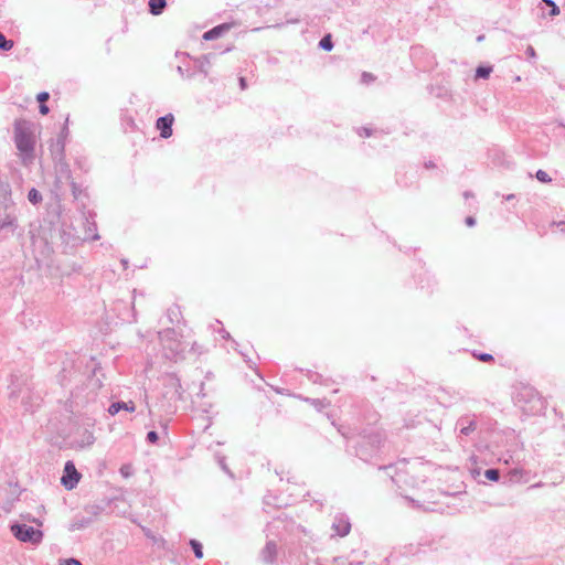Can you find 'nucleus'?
Segmentation results:
<instances>
[{"label": "nucleus", "mask_w": 565, "mask_h": 565, "mask_svg": "<svg viewBox=\"0 0 565 565\" xmlns=\"http://www.w3.org/2000/svg\"><path fill=\"white\" fill-rule=\"evenodd\" d=\"M14 140L18 150L26 156L31 157L34 150V139L32 134L25 129L22 125L18 124L14 129Z\"/></svg>", "instance_id": "obj_1"}, {"label": "nucleus", "mask_w": 565, "mask_h": 565, "mask_svg": "<svg viewBox=\"0 0 565 565\" xmlns=\"http://www.w3.org/2000/svg\"><path fill=\"white\" fill-rule=\"evenodd\" d=\"M11 530L14 536L22 542L39 543L43 536L40 530H35L34 527L25 524L13 525Z\"/></svg>", "instance_id": "obj_2"}, {"label": "nucleus", "mask_w": 565, "mask_h": 565, "mask_svg": "<svg viewBox=\"0 0 565 565\" xmlns=\"http://www.w3.org/2000/svg\"><path fill=\"white\" fill-rule=\"evenodd\" d=\"M81 480V473L76 470L72 461H67L64 467V472L61 478V483L67 489H74Z\"/></svg>", "instance_id": "obj_3"}, {"label": "nucleus", "mask_w": 565, "mask_h": 565, "mask_svg": "<svg viewBox=\"0 0 565 565\" xmlns=\"http://www.w3.org/2000/svg\"><path fill=\"white\" fill-rule=\"evenodd\" d=\"M174 122V117L172 114H168L163 117H160L157 120L156 127L160 130V136L164 139L172 136V125Z\"/></svg>", "instance_id": "obj_4"}, {"label": "nucleus", "mask_w": 565, "mask_h": 565, "mask_svg": "<svg viewBox=\"0 0 565 565\" xmlns=\"http://www.w3.org/2000/svg\"><path fill=\"white\" fill-rule=\"evenodd\" d=\"M121 409H125V411H128V412H135L136 409V406L134 404V402H117V403H113L109 408H108V413L110 415H116L119 411Z\"/></svg>", "instance_id": "obj_5"}, {"label": "nucleus", "mask_w": 565, "mask_h": 565, "mask_svg": "<svg viewBox=\"0 0 565 565\" xmlns=\"http://www.w3.org/2000/svg\"><path fill=\"white\" fill-rule=\"evenodd\" d=\"M333 530L337 535L345 536L351 530V524L347 520L340 519L333 524Z\"/></svg>", "instance_id": "obj_6"}, {"label": "nucleus", "mask_w": 565, "mask_h": 565, "mask_svg": "<svg viewBox=\"0 0 565 565\" xmlns=\"http://www.w3.org/2000/svg\"><path fill=\"white\" fill-rule=\"evenodd\" d=\"M166 4H167L166 0H150L149 1L150 12L154 15H158L166 8Z\"/></svg>", "instance_id": "obj_7"}, {"label": "nucleus", "mask_w": 565, "mask_h": 565, "mask_svg": "<svg viewBox=\"0 0 565 565\" xmlns=\"http://www.w3.org/2000/svg\"><path fill=\"white\" fill-rule=\"evenodd\" d=\"M230 26L228 25H220V26H216L207 32L204 33L203 38L205 40H212V39H215L216 36H218L221 34V32L223 30H228Z\"/></svg>", "instance_id": "obj_8"}, {"label": "nucleus", "mask_w": 565, "mask_h": 565, "mask_svg": "<svg viewBox=\"0 0 565 565\" xmlns=\"http://www.w3.org/2000/svg\"><path fill=\"white\" fill-rule=\"evenodd\" d=\"M320 47L326 50V51H331L332 47H333V44H332V41H331V35L330 34H327L326 36H323L319 43Z\"/></svg>", "instance_id": "obj_9"}, {"label": "nucleus", "mask_w": 565, "mask_h": 565, "mask_svg": "<svg viewBox=\"0 0 565 565\" xmlns=\"http://www.w3.org/2000/svg\"><path fill=\"white\" fill-rule=\"evenodd\" d=\"M491 72H492V67L480 66L476 71V77H478V78H487L490 75Z\"/></svg>", "instance_id": "obj_10"}, {"label": "nucleus", "mask_w": 565, "mask_h": 565, "mask_svg": "<svg viewBox=\"0 0 565 565\" xmlns=\"http://www.w3.org/2000/svg\"><path fill=\"white\" fill-rule=\"evenodd\" d=\"M13 47V42L6 39V36L0 33V49L4 51H9Z\"/></svg>", "instance_id": "obj_11"}, {"label": "nucleus", "mask_w": 565, "mask_h": 565, "mask_svg": "<svg viewBox=\"0 0 565 565\" xmlns=\"http://www.w3.org/2000/svg\"><path fill=\"white\" fill-rule=\"evenodd\" d=\"M190 544H191V546L193 548V552H194L195 556L198 558H202L203 557L202 545L198 541H195V540H192L190 542Z\"/></svg>", "instance_id": "obj_12"}, {"label": "nucleus", "mask_w": 565, "mask_h": 565, "mask_svg": "<svg viewBox=\"0 0 565 565\" xmlns=\"http://www.w3.org/2000/svg\"><path fill=\"white\" fill-rule=\"evenodd\" d=\"M28 198H29V201L32 202V203H38L42 200V195L40 194L39 191H36L35 189H32L29 194H28Z\"/></svg>", "instance_id": "obj_13"}, {"label": "nucleus", "mask_w": 565, "mask_h": 565, "mask_svg": "<svg viewBox=\"0 0 565 565\" xmlns=\"http://www.w3.org/2000/svg\"><path fill=\"white\" fill-rule=\"evenodd\" d=\"M484 476L491 481L499 480V471L497 469H488L484 472Z\"/></svg>", "instance_id": "obj_14"}, {"label": "nucleus", "mask_w": 565, "mask_h": 565, "mask_svg": "<svg viewBox=\"0 0 565 565\" xmlns=\"http://www.w3.org/2000/svg\"><path fill=\"white\" fill-rule=\"evenodd\" d=\"M536 178L539 181L544 182V183L551 182L550 175L543 170H539L536 172Z\"/></svg>", "instance_id": "obj_15"}, {"label": "nucleus", "mask_w": 565, "mask_h": 565, "mask_svg": "<svg viewBox=\"0 0 565 565\" xmlns=\"http://www.w3.org/2000/svg\"><path fill=\"white\" fill-rule=\"evenodd\" d=\"M546 4L550 6L551 15H557L559 13V9L556 7V4L552 0H543Z\"/></svg>", "instance_id": "obj_16"}, {"label": "nucleus", "mask_w": 565, "mask_h": 565, "mask_svg": "<svg viewBox=\"0 0 565 565\" xmlns=\"http://www.w3.org/2000/svg\"><path fill=\"white\" fill-rule=\"evenodd\" d=\"M479 361H482V362H490L493 360V356L491 354H488V353H482V354H478V355H475Z\"/></svg>", "instance_id": "obj_17"}, {"label": "nucleus", "mask_w": 565, "mask_h": 565, "mask_svg": "<svg viewBox=\"0 0 565 565\" xmlns=\"http://www.w3.org/2000/svg\"><path fill=\"white\" fill-rule=\"evenodd\" d=\"M49 93L46 92H42L40 94H38L36 96V99L41 103V104H44L47 99H49Z\"/></svg>", "instance_id": "obj_18"}, {"label": "nucleus", "mask_w": 565, "mask_h": 565, "mask_svg": "<svg viewBox=\"0 0 565 565\" xmlns=\"http://www.w3.org/2000/svg\"><path fill=\"white\" fill-rule=\"evenodd\" d=\"M148 440L150 443H156L158 440V434L156 431L148 433Z\"/></svg>", "instance_id": "obj_19"}, {"label": "nucleus", "mask_w": 565, "mask_h": 565, "mask_svg": "<svg viewBox=\"0 0 565 565\" xmlns=\"http://www.w3.org/2000/svg\"><path fill=\"white\" fill-rule=\"evenodd\" d=\"M62 565H82L81 562L74 559V558H70V559H66Z\"/></svg>", "instance_id": "obj_20"}, {"label": "nucleus", "mask_w": 565, "mask_h": 565, "mask_svg": "<svg viewBox=\"0 0 565 565\" xmlns=\"http://www.w3.org/2000/svg\"><path fill=\"white\" fill-rule=\"evenodd\" d=\"M465 222H466L467 226H470V227H471V226H473V225L476 224V220H475V217H472V216H468V217H466V221H465Z\"/></svg>", "instance_id": "obj_21"}, {"label": "nucleus", "mask_w": 565, "mask_h": 565, "mask_svg": "<svg viewBox=\"0 0 565 565\" xmlns=\"http://www.w3.org/2000/svg\"><path fill=\"white\" fill-rule=\"evenodd\" d=\"M40 113L42 115H47L49 114V107L46 105H44V104H41L40 105Z\"/></svg>", "instance_id": "obj_22"}, {"label": "nucleus", "mask_w": 565, "mask_h": 565, "mask_svg": "<svg viewBox=\"0 0 565 565\" xmlns=\"http://www.w3.org/2000/svg\"><path fill=\"white\" fill-rule=\"evenodd\" d=\"M239 86H241V89H243V90L246 89L247 83H246L245 77L239 78Z\"/></svg>", "instance_id": "obj_23"}, {"label": "nucleus", "mask_w": 565, "mask_h": 565, "mask_svg": "<svg viewBox=\"0 0 565 565\" xmlns=\"http://www.w3.org/2000/svg\"><path fill=\"white\" fill-rule=\"evenodd\" d=\"M121 473L126 477L129 475L125 467L121 468Z\"/></svg>", "instance_id": "obj_24"}, {"label": "nucleus", "mask_w": 565, "mask_h": 565, "mask_svg": "<svg viewBox=\"0 0 565 565\" xmlns=\"http://www.w3.org/2000/svg\"><path fill=\"white\" fill-rule=\"evenodd\" d=\"M529 54L534 55V51H533V49H531V51H529Z\"/></svg>", "instance_id": "obj_25"}, {"label": "nucleus", "mask_w": 565, "mask_h": 565, "mask_svg": "<svg viewBox=\"0 0 565 565\" xmlns=\"http://www.w3.org/2000/svg\"><path fill=\"white\" fill-rule=\"evenodd\" d=\"M529 54L534 55V51H533V49H531V51H529Z\"/></svg>", "instance_id": "obj_26"}]
</instances>
